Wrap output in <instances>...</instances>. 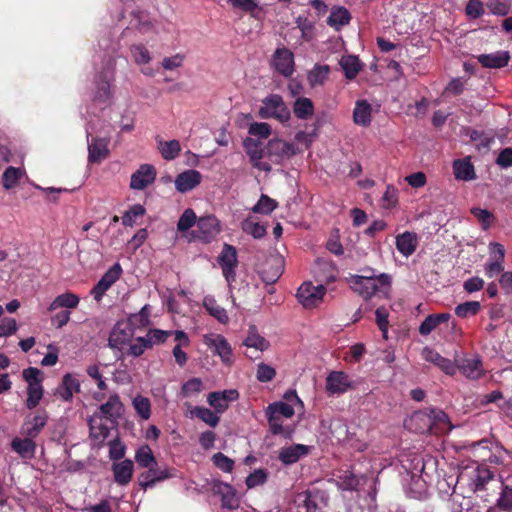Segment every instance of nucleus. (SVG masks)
<instances>
[{"mask_svg": "<svg viewBox=\"0 0 512 512\" xmlns=\"http://www.w3.org/2000/svg\"><path fill=\"white\" fill-rule=\"evenodd\" d=\"M494 474L490 469L486 466H478L474 470L473 475V483L475 491L482 490L485 488L486 484L492 480Z\"/></svg>", "mask_w": 512, "mask_h": 512, "instance_id": "obj_43", "label": "nucleus"}, {"mask_svg": "<svg viewBox=\"0 0 512 512\" xmlns=\"http://www.w3.org/2000/svg\"><path fill=\"white\" fill-rule=\"evenodd\" d=\"M355 388V381L344 371H332L327 375L326 392L329 395H341Z\"/></svg>", "mask_w": 512, "mask_h": 512, "instance_id": "obj_7", "label": "nucleus"}, {"mask_svg": "<svg viewBox=\"0 0 512 512\" xmlns=\"http://www.w3.org/2000/svg\"><path fill=\"white\" fill-rule=\"evenodd\" d=\"M243 345L247 348H253L256 351L263 352L269 347V342L259 334L257 327L251 326L248 328L247 336L244 339Z\"/></svg>", "mask_w": 512, "mask_h": 512, "instance_id": "obj_32", "label": "nucleus"}, {"mask_svg": "<svg viewBox=\"0 0 512 512\" xmlns=\"http://www.w3.org/2000/svg\"><path fill=\"white\" fill-rule=\"evenodd\" d=\"M88 426H90V436L92 440L98 442V444H102L109 434V428L101 423V420L98 421L95 418L88 420Z\"/></svg>", "mask_w": 512, "mask_h": 512, "instance_id": "obj_42", "label": "nucleus"}, {"mask_svg": "<svg viewBox=\"0 0 512 512\" xmlns=\"http://www.w3.org/2000/svg\"><path fill=\"white\" fill-rule=\"evenodd\" d=\"M218 263L228 283L235 281V269L238 265L237 250L231 244H224L218 256Z\"/></svg>", "mask_w": 512, "mask_h": 512, "instance_id": "obj_9", "label": "nucleus"}, {"mask_svg": "<svg viewBox=\"0 0 512 512\" xmlns=\"http://www.w3.org/2000/svg\"><path fill=\"white\" fill-rule=\"evenodd\" d=\"M451 319L450 313L432 314L426 316L423 322L420 323L418 331L423 336L429 335L438 328L441 323L448 322Z\"/></svg>", "mask_w": 512, "mask_h": 512, "instance_id": "obj_29", "label": "nucleus"}, {"mask_svg": "<svg viewBox=\"0 0 512 512\" xmlns=\"http://www.w3.org/2000/svg\"><path fill=\"white\" fill-rule=\"evenodd\" d=\"M268 265H270V269H272V273H268L266 269L262 270L261 275L262 279L266 283H275L278 281L282 274V264L279 259H273L271 262H268Z\"/></svg>", "mask_w": 512, "mask_h": 512, "instance_id": "obj_53", "label": "nucleus"}, {"mask_svg": "<svg viewBox=\"0 0 512 512\" xmlns=\"http://www.w3.org/2000/svg\"><path fill=\"white\" fill-rule=\"evenodd\" d=\"M114 481L120 486H127L133 479L134 463L130 459L114 462L112 464Z\"/></svg>", "mask_w": 512, "mask_h": 512, "instance_id": "obj_20", "label": "nucleus"}, {"mask_svg": "<svg viewBox=\"0 0 512 512\" xmlns=\"http://www.w3.org/2000/svg\"><path fill=\"white\" fill-rule=\"evenodd\" d=\"M201 180V173L195 169H189L176 176L175 188L178 192L185 193L199 185Z\"/></svg>", "mask_w": 512, "mask_h": 512, "instance_id": "obj_21", "label": "nucleus"}, {"mask_svg": "<svg viewBox=\"0 0 512 512\" xmlns=\"http://www.w3.org/2000/svg\"><path fill=\"white\" fill-rule=\"evenodd\" d=\"M135 462L141 468H153L157 465L156 458L148 445H142L135 452Z\"/></svg>", "mask_w": 512, "mask_h": 512, "instance_id": "obj_38", "label": "nucleus"}, {"mask_svg": "<svg viewBox=\"0 0 512 512\" xmlns=\"http://www.w3.org/2000/svg\"><path fill=\"white\" fill-rule=\"evenodd\" d=\"M23 378L28 386H39L43 381V372L38 368L28 367L23 370Z\"/></svg>", "mask_w": 512, "mask_h": 512, "instance_id": "obj_62", "label": "nucleus"}, {"mask_svg": "<svg viewBox=\"0 0 512 512\" xmlns=\"http://www.w3.org/2000/svg\"><path fill=\"white\" fill-rule=\"evenodd\" d=\"M204 343L209 347L213 354L218 355L223 363H232V348L229 342L220 334H211L204 337Z\"/></svg>", "mask_w": 512, "mask_h": 512, "instance_id": "obj_13", "label": "nucleus"}, {"mask_svg": "<svg viewBox=\"0 0 512 512\" xmlns=\"http://www.w3.org/2000/svg\"><path fill=\"white\" fill-rule=\"evenodd\" d=\"M351 13L342 6H333L330 8V14L327 19V25L335 31H340L343 26L349 25Z\"/></svg>", "mask_w": 512, "mask_h": 512, "instance_id": "obj_22", "label": "nucleus"}, {"mask_svg": "<svg viewBox=\"0 0 512 512\" xmlns=\"http://www.w3.org/2000/svg\"><path fill=\"white\" fill-rule=\"evenodd\" d=\"M36 442L29 437L14 438L11 440V448L23 458H31L36 453Z\"/></svg>", "mask_w": 512, "mask_h": 512, "instance_id": "obj_30", "label": "nucleus"}, {"mask_svg": "<svg viewBox=\"0 0 512 512\" xmlns=\"http://www.w3.org/2000/svg\"><path fill=\"white\" fill-rule=\"evenodd\" d=\"M212 492L220 496L222 500V507L228 510H235L239 507V499L237 498V492L231 484L213 480L211 486Z\"/></svg>", "mask_w": 512, "mask_h": 512, "instance_id": "obj_14", "label": "nucleus"}, {"mask_svg": "<svg viewBox=\"0 0 512 512\" xmlns=\"http://www.w3.org/2000/svg\"><path fill=\"white\" fill-rule=\"evenodd\" d=\"M158 150L161 152V156L164 160L171 161L178 157L181 152V144L177 140H170L166 142H160Z\"/></svg>", "mask_w": 512, "mask_h": 512, "instance_id": "obj_46", "label": "nucleus"}, {"mask_svg": "<svg viewBox=\"0 0 512 512\" xmlns=\"http://www.w3.org/2000/svg\"><path fill=\"white\" fill-rule=\"evenodd\" d=\"M170 335V331L153 328L148 330L146 337H143V339L148 340L150 345L155 346L165 343Z\"/></svg>", "mask_w": 512, "mask_h": 512, "instance_id": "obj_59", "label": "nucleus"}, {"mask_svg": "<svg viewBox=\"0 0 512 512\" xmlns=\"http://www.w3.org/2000/svg\"><path fill=\"white\" fill-rule=\"evenodd\" d=\"M156 179V169L153 165L142 164L132 176H130V189L143 190L153 184Z\"/></svg>", "mask_w": 512, "mask_h": 512, "instance_id": "obj_16", "label": "nucleus"}, {"mask_svg": "<svg viewBox=\"0 0 512 512\" xmlns=\"http://www.w3.org/2000/svg\"><path fill=\"white\" fill-rule=\"evenodd\" d=\"M330 68L328 65L316 64L308 73V82L312 87L323 85L328 79Z\"/></svg>", "mask_w": 512, "mask_h": 512, "instance_id": "obj_40", "label": "nucleus"}, {"mask_svg": "<svg viewBox=\"0 0 512 512\" xmlns=\"http://www.w3.org/2000/svg\"><path fill=\"white\" fill-rule=\"evenodd\" d=\"M112 98V92L110 91L109 79L103 73H100L97 81V90L94 92L93 102L94 103H108Z\"/></svg>", "mask_w": 512, "mask_h": 512, "instance_id": "obj_35", "label": "nucleus"}, {"mask_svg": "<svg viewBox=\"0 0 512 512\" xmlns=\"http://www.w3.org/2000/svg\"><path fill=\"white\" fill-rule=\"evenodd\" d=\"M220 232L219 221L215 215H205L197 220L196 229L190 232V240L209 244Z\"/></svg>", "mask_w": 512, "mask_h": 512, "instance_id": "obj_4", "label": "nucleus"}, {"mask_svg": "<svg viewBox=\"0 0 512 512\" xmlns=\"http://www.w3.org/2000/svg\"><path fill=\"white\" fill-rule=\"evenodd\" d=\"M122 411V403L118 394L109 396L105 404L100 405V412L107 419L119 417Z\"/></svg>", "mask_w": 512, "mask_h": 512, "instance_id": "obj_37", "label": "nucleus"}, {"mask_svg": "<svg viewBox=\"0 0 512 512\" xmlns=\"http://www.w3.org/2000/svg\"><path fill=\"white\" fill-rule=\"evenodd\" d=\"M340 66L343 70L344 77L348 80L355 79L357 74L362 70V62L356 55H344L340 60Z\"/></svg>", "mask_w": 512, "mask_h": 512, "instance_id": "obj_31", "label": "nucleus"}, {"mask_svg": "<svg viewBox=\"0 0 512 512\" xmlns=\"http://www.w3.org/2000/svg\"><path fill=\"white\" fill-rule=\"evenodd\" d=\"M293 113L300 120H308L314 115V103L308 97L296 98L293 104Z\"/></svg>", "mask_w": 512, "mask_h": 512, "instance_id": "obj_33", "label": "nucleus"}, {"mask_svg": "<svg viewBox=\"0 0 512 512\" xmlns=\"http://www.w3.org/2000/svg\"><path fill=\"white\" fill-rule=\"evenodd\" d=\"M358 484L359 480L357 479L356 475L349 471L344 472L343 475L339 476L337 480V487L344 491L355 490Z\"/></svg>", "mask_w": 512, "mask_h": 512, "instance_id": "obj_54", "label": "nucleus"}, {"mask_svg": "<svg viewBox=\"0 0 512 512\" xmlns=\"http://www.w3.org/2000/svg\"><path fill=\"white\" fill-rule=\"evenodd\" d=\"M294 145L287 143L279 138H273L268 141L266 146L267 157L274 158V162H279L284 158H290L295 155Z\"/></svg>", "mask_w": 512, "mask_h": 512, "instance_id": "obj_18", "label": "nucleus"}, {"mask_svg": "<svg viewBox=\"0 0 512 512\" xmlns=\"http://www.w3.org/2000/svg\"><path fill=\"white\" fill-rule=\"evenodd\" d=\"M144 214L145 208L141 204H134L122 215V225L125 227H131L134 225L136 219Z\"/></svg>", "mask_w": 512, "mask_h": 512, "instance_id": "obj_52", "label": "nucleus"}, {"mask_svg": "<svg viewBox=\"0 0 512 512\" xmlns=\"http://www.w3.org/2000/svg\"><path fill=\"white\" fill-rule=\"evenodd\" d=\"M133 338V328L128 321H118L109 334L108 345L111 348L120 349L121 346Z\"/></svg>", "mask_w": 512, "mask_h": 512, "instance_id": "obj_17", "label": "nucleus"}, {"mask_svg": "<svg viewBox=\"0 0 512 512\" xmlns=\"http://www.w3.org/2000/svg\"><path fill=\"white\" fill-rule=\"evenodd\" d=\"M278 207V202L269 196L262 194L256 203L253 206L252 212L256 214L269 215Z\"/></svg>", "mask_w": 512, "mask_h": 512, "instance_id": "obj_48", "label": "nucleus"}, {"mask_svg": "<svg viewBox=\"0 0 512 512\" xmlns=\"http://www.w3.org/2000/svg\"><path fill=\"white\" fill-rule=\"evenodd\" d=\"M498 506L503 511L512 510V478L502 481V492L498 500Z\"/></svg>", "mask_w": 512, "mask_h": 512, "instance_id": "obj_47", "label": "nucleus"}, {"mask_svg": "<svg viewBox=\"0 0 512 512\" xmlns=\"http://www.w3.org/2000/svg\"><path fill=\"white\" fill-rule=\"evenodd\" d=\"M471 213L481 223L482 229L487 230L493 224L494 214L491 211L484 208H472Z\"/></svg>", "mask_w": 512, "mask_h": 512, "instance_id": "obj_58", "label": "nucleus"}, {"mask_svg": "<svg viewBox=\"0 0 512 512\" xmlns=\"http://www.w3.org/2000/svg\"><path fill=\"white\" fill-rule=\"evenodd\" d=\"M233 9H239L242 12L258 18L260 12L259 4L256 0H228Z\"/></svg>", "mask_w": 512, "mask_h": 512, "instance_id": "obj_45", "label": "nucleus"}, {"mask_svg": "<svg viewBox=\"0 0 512 512\" xmlns=\"http://www.w3.org/2000/svg\"><path fill=\"white\" fill-rule=\"evenodd\" d=\"M122 274V268L119 263H115L111 266L104 275L101 276L98 283L93 286L91 295L95 301H100L105 295L107 290L113 286V284L120 279Z\"/></svg>", "mask_w": 512, "mask_h": 512, "instance_id": "obj_11", "label": "nucleus"}, {"mask_svg": "<svg viewBox=\"0 0 512 512\" xmlns=\"http://www.w3.org/2000/svg\"><path fill=\"white\" fill-rule=\"evenodd\" d=\"M244 149L250 161H258L265 157L266 150L262 148V144L253 138H247L244 140Z\"/></svg>", "mask_w": 512, "mask_h": 512, "instance_id": "obj_44", "label": "nucleus"}, {"mask_svg": "<svg viewBox=\"0 0 512 512\" xmlns=\"http://www.w3.org/2000/svg\"><path fill=\"white\" fill-rule=\"evenodd\" d=\"M80 298L73 292H64L58 295L48 307V312L56 311L60 308L72 310L78 307Z\"/></svg>", "mask_w": 512, "mask_h": 512, "instance_id": "obj_27", "label": "nucleus"}, {"mask_svg": "<svg viewBox=\"0 0 512 512\" xmlns=\"http://www.w3.org/2000/svg\"><path fill=\"white\" fill-rule=\"evenodd\" d=\"M271 65L275 71L285 78H289L294 73V54L286 47L275 49Z\"/></svg>", "mask_w": 512, "mask_h": 512, "instance_id": "obj_10", "label": "nucleus"}, {"mask_svg": "<svg viewBox=\"0 0 512 512\" xmlns=\"http://www.w3.org/2000/svg\"><path fill=\"white\" fill-rule=\"evenodd\" d=\"M258 116L260 119H274L281 124L290 120V110L279 94H271L261 101Z\"/></svg>", "mask_w": 512, "mask_h": 512, "instance_id": "obj_3", "label": "nucleus"}, {"mask_svg": "<svg viewBox=\"0 0 512 512\" xmlns=\"http://www.w3.org/2000/svg\"><path fill=\"white\" fill-rule=\"evenodd\" d=\"M372 108L368 101L358 100L355 103L354 111H352V120L357 126L369 127L371 123Z\"/></svg>", "mask_w": 512, "mask_h": 512, "instance_id": "obj_26", "label": "nucleus"}, {"mask_svg": "<svg viewBox=\"0 0 512 512\" xmlns=\"http://www.w3.org/2000/svg\"><path fill=\"white\" fill-rule=\"evenodd\" d=\"M353 292L363 299H369L375 295L379 287H389L391 277L389 274L351 275L348 279Z\"/></svg>", "mask_w": 512, "mask_h": 512, "instance_id": "obj_2", "label": "nucleus"}, {"mask_svg": "<svg viewBox=\"0 0 512 512\" xmlns=\"http://www.w3.org/2000/svg\"><path fill=\"white\" fill-rule=\"evenodd\" d=\"M48 420L49 416L45 410H38L33 414H29L25 416L19 434L23 437L36 439L46 426Z\"/></svg>", "mask_w": 512, "mask_h": 512, "instance_id": "obj_8", "label": "nucleus"}, {"mask_svg": "<svg viewBox=\"0 0 512 512\" xmlns=\"http://www.w3.org/2000/svg\"><path fill=\"white\" fill-rule=\"evenodd\" d=\"M454 178L462 181H471L476 179V173L472 161L469 157L453 161Z\"/></svg>", "mask_w": 512, "mask_h": 512, "instance_id": "obj_24", "label": "nucleus"}, {"mask_svg": "<svg viewBox=\"0 0 512 512\" xmlns=\"http://www.w3.org/2000/svg\"><path fill=\"white\" fill-rule=\"evenodd\" d=\"M486 7L490 14L498 16H507L510 12V5L507 2H501L499 0H491L487 2Z\"/></svg>", "mask_w": 512, "mask_h": 512, "instance_id": "obj_64", "label": "nucleus"}, {"mask_svg": "<svg viewBox=\"0 0 512 512\" xmlns=\"http://www.w3.org/2000/svg\"><path fill=\"white\" fill-rule=\"evenodd\" d=\"M175 476L176 469H162L156 465L155 467L149 468L147 471H144L139 475V486H141V488L145 491L148 488L155 486L156 483L166 481Z\"/></svg>", "mask_w": 512, "mask_h": 512, "instance_id": "obj_12", "label": "nucleus"}, {"mask_svg": "<svg viewBox=\"0 0 512 512\" xmlns=\"http://www.w3.org/2000/svg\"><path fill=\"white\" fill-rule=\"evenodd\" d=\"M108 138H91L87 139L88 145V162L100 163L109 156Z\"/></svg>", "mask_w": 512, "mask_h": 512, "instance_id": "obj_19", "label": "nucleus"}, {"mask_svg": "<svg viewBox=\"0 0 512 512\" xmlns=\"http://www.w3.org/2000/svg\"><path fill=\"white\" fill-rule=\"evenodd\" d=\"M133 406L136 411V414L139 415L141 419H149L151 415L149 398L142 396L135 397L133 400Z\"/></svg>", "mask_w": 512, "mask_h": 512, "instance_id": "obj_55", "label": "nucleus"}, {"mask_svg": "<svg viewBox=\"0 0 512 512\" xmlns=\"http://www.w3.org/2000/svg\"><path fill=\"white\" fill-rule=\"evenodd\" d=\"M130 53H132L134 61L138 64H147L150 61L148 48L143 44H134L131 46Z\"/></svg>", "mask_w": 512, "mask_h": 512, "instance_id": "obj_61", "label": "nucleus"}, {"mask_svg": "<svg viewBox=\"0 0 512 512\" xmlns=\"http://www.w3.org/2000/svg\"><path fill=\"white\" fill-rule=\"evenodd\" d=\"M426 359L431 361L436 366L439 367L440 370L444 371L447 375H455V363L452 360L442 356L440 353L428 350Z\"/></svg>", "mask_w": 512, "mask_h": 512, "instance_id": "obj_36", "label": "nucleus"}, {"mask_svg": "<svg viewBox=\"0 0 512 512\" xmlns=\"http://www.w3.org/2000/svg\"><path fill=\"white\" fill-rule=\"evenodd\" d=\"M212 463L215 464L220 470L231 473L233 470L234 462L229 457L225 456L221 452H217L212 456Z\"/></svg>", "mask_w": 512, "mask_h": 512, "instance_id": "obj_63", "label": "nucleus"}, {"mask_svg": "<svg viewBox=\"0 0 512 512\" xmlns=\"http://www.w3.org/2000/svg\"><path fill=\"white\" fill-rule=\"evenodd\" d=\"M23 170L18 167H6L2 174V185L5 190L15 187L23 177Z\"/></svg>", "mask_w": 512, "mask_h": 512, "instance_id": "obj_41", "label": "nucleus"}, {"mask_svg": "<svg viewBox=\"0 0 512 512\" xmlns=\"http://www.w3.org/2000/svg\"><path fill=\"white\" fill-rule=\"evenodd\" d=\"M459 369L460 373L465 375L469 380L476 381L485 375L480 356L460 358L455 363V370Z\"/></svg>", "mask_w": 512, "mask_h": 512, "instance_id": "obj_15", "label": "nucleus"}, {"mask_svg": "<svg viewBox=\"0 0 512 512\" xmlns=\"http://www.w3.org/2000/svg\"><path fill=\"white\" fill-rule=\"evenodd\" d=\"M43 386H28V398H26V408L32 410L37 407L40 399L43 398Z\"/></svg>", "mask_w": 512, "mask_h": 512, "instance_id": "obj_56", "label": "nucleus"}, {"mask_svg": "<svg viewBox=\"0 0 512 512\" xmlns=\"http://www.w3.org/2000/svg\"><path fill=\"white\" fill-rule=\"evenodd\" d=\"M325 294V287L322 285L314 286L311 282H303L296 292V298L299 303L307 309L318 307Z\"/></svg>", "mask_w": 512, "mask_h": 512, "instance_id": "obj_6", "label": "nucleus"}, {"mask_svg": "<svg viewBox=\"0 0 512 512\" xmlns=\"http://www.w3.org/2000/svg\"><path fill=\"white\" fill-rule=\"evenodd\" d=\"M309 452L308 446L302 444H295L282 448L279 452V460L281 463L291 465L300 460V458L306 456Z\"/></svg>", "mask_w": 512, "mask_h": 512, "instance_id": "obj_25", "label": "nucleus"}, {"mask_svg": "<svg viewBox=\"0 0 512 512\" xmlns=\"http://www.w3.org/2000/svg\"><path fill=\"white\" fill-rule=\"evenodd\" d=\"M197 216L195 211L192 208H187L184 210L180 219L177 221V231L178 232H186L194 225L197 224Z\"/></svg>", "mask_w": 512, "mask_h": 512, "instance_id": "obj_51", "label": "nucleus"}, {"mask_svg": "<svg viewBox=\"0 0 512 512\" xmlns=\"http://www.w3.org/2000/svg\"><path fill=\"white\" fill-rule=\"evenodd\" d=\"M510 56L507 51H499L494 54H480L478 61L483 67L501 68L508 65Z\"/></svg>", "mask_w": 512, "mask_h": 512, "instance_id": "obj_28", "label": "nucleus"}, {"mask_svg": "<svg viewBox=\"0 0 512 512\" xmlns=\"http://www.w3.org/2000/svg\"><path fill=\"white\" fill-rule=\"evenodd\" d=\"M242 228L244 232L251 234L254 239H261L266 235V227L251 220L244 221Z\"/></svg>", "mask_w": 512, "mask_h": 512, "instance_id": "obj_60", "label": "nucleus"}, {"mask_svg": "<svg viewBox=\"0 0 512 512\" xmlns=\"http://www.w3.org/2000/svg\"><path fill=\"white\" fill-rule=\"evenodd\" d=\"M271 125L265 122H254L248 127V134L256 136L259 139H266L271 136Z\"/></svg>", "mask_w": 512, "mask_h": 512, "instance_id": "obj_57", "label": "nucleus"}, {"mask_svg": "<svg viewBox=\"0 0 512 512\" xmlns=\"http://www.w3.org/2000/svg\"><path fill=\"white\" fill-rule=\"evenodd\" d=\"M268 426H270L271 433L274 435L282 434V421L281 417L291 418L294 416V408L292 404L285 402H275L268 405L266 410Z\"/></svg>", "mask_w": 512, "mask_h": 512, "instance_id": "obj_5", "label": "nucleus"}, {"mask_svg": "<svg viewBox=\"0 0 512 512\" xmlns=\"http://www.w3.org/2000/svg\"><path fill=\"white\" fill-rule=\"evenodd\" d=\"M481 310V304L478 301H467L458 304L454 309L455 315L460 318H467L468 316H475Z\"/></svg>", "mask_w": 512, "mask_h": 512, "instance_id": "obj_50", "label": "nucleus"}, {"mask_svg": "<svg viewBox=\"0 0 512 512\" xmlns=\"http://www.w3.org/2000/svg\"><path fill=\"white\" fill-rule=\"evenodd\" d=\"M190 415L191 417H197L212 428L216 427L220 420L216 413L202 406L193 407L190 411Z\"/></svg>", "mask_w": 512, "mask_h": 512, "instance_id": "obj_39", "label": "nucleus"}, {"mask_svg": "<svg viewBox=\"0 0 512 512\" xmlns=\"http://www.w3.org/2000/svg\"><path fill=\"white\" fill-rule=\"evenodd\" d=\"M423 422V425H420L417 428V433L424 434L426 432L430 433H445L451 431L453 428L451 421L448 419V416L445 412L428 408L425 410H418L411 416V424Z\"/></svg>", "mask_w": 512, "mask_h": 512, "instance_id": "obj_1", "label": "nucleus"}, {"mask_svg": "<svg viewBox=\"0 0 512 512\" xmlns=\"http://www.w3.org/2000/svg\"><path fill=\"white\" fill-rule=\"evenodd\" d=\"M204 307L210 316H213L220 323H226L229 321V316L226 314V310L223 307L217 305L216 301L212 298L204 299Z\"/></svg>", "mask_w": 512, "mask_h": 512, "instance_id": "obj_49", "label": "nucleus"}, {"mask_svg": "<svg viewBox=\"0 0 512 512\" xmlns=\"http://www.w3.org/2000/svg\"><path fill=\"white\" fill-rule=\"evenodd\" d=\"M80 392V382L71 374H66L60 386V397L65 401H71L74 393Z\"/></svg>", "mask_w": 512, "mask_h": 512, "instance_id": "obj_34", "label": "nucleus"}, {"mask_svg": "<svg viewBox=\"0 0 512 512\" xmlns=\"http://www.w3.org/2000/svg\"><path fill=\"white\" fill-rule=\"evenodd\" d=\"M418 238L415 232L400 233L396 237L397 251L404 257H410L417 250Z\"/></svg>", "mask_w": 512, "mask_h": 512, "instance_id": "obj_23", "label": "nucleus"}]
</instances>
